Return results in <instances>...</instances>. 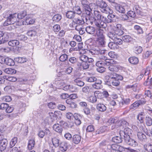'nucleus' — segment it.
Masks as SVG:
<instances>
[{
    "label": "nucleus",
    "mask_w": 152,
    "mask_h": 152,
    "mask_svg": "<svg viewBox=\"0 0 152 152\" xmlns=\"http://www.w3.org/2000/svg\"><path fill=\"white\" fill-rule=\"evenodd\" d=\"M111 13H109L110 15H108L107 18L104 16L105 19L104 22H95V26L99 28H105L107 26V23H109L113 21V18L115 17V15Z\"/></svg>",
    "instance_id": "nucleus-1"
},
{
    "label": "nucleus",
    "mask_w": 152,
    "mask_h": 152,
    "mask_svg": "<svg viewBox=\"0 0 152 152\" xmlns=\"http://www.w3.org/2000/svg\"><path fill=\"white\" fill-rule=\"evenodd\" d=\"M96 3L97 6L100 8L102 12L107 14L113 12V11L107 7V4L102 0H97Z\"/></svg>",
    "instance_id": "nucleus-2"
},
{
    "label": "nucleus",
    "mask_w": 152,
    "mask_h": 152,
    "mask_svg": "<svg viewBox=\"0 0 152 152\" xmlns=\"http://www.w3.org/2000/svg\"><path fill=\"white\" fill-rule=\"evenodd\" d=\"M84 19L82 18H76L73 20L72 22L69 24L71 28H76L77 26L80 27L85 23Z\"/></svg>",
    "instance_id": "nucleus-3"
},
{
    "label": "nucleus",
    "mask_w": 152,
    "mask_h": 152,
    "mask_svg": "<svg viewBox=\"0 0 152 152\" xmlns=\"http://www.w3.org/2000/svg\"><path fill=\"white\" fill-rule=\"evenodd\" d=\"M17 13H13L10 15L6 20L4 23V26H7L11 24H13L16 22L17 19Z\"/></svg>",
    "instance_id": "nucleus-4"
},
{
    "label": "nucleus",
    "mask_w": 152,
    "mask_h": 152,
    "mask_svg": "<svg viewBox=\"0 0 152 152\" xmlns=\"http://www.w3.org/2000/svg\"><path fill=\"white\" fill-rule=\"evenodd\" d=\"M94 17L93 18V20H91V18L89 17L88 18V20L90 21L91 23L92 24L93 21H94V23L95 22H97L96 20H101V22H104V21L105 18H104V16L102 15L101 13L97 11H94Z\"/></svg>",
    "instance_id": "nucleus-5"
},
{
    "label": "nucleus",
    "mask_w": 152,
    "mask_h": 152,
    "mask_svg": "<svg viewBox=\"0 0 152 152\" xmlns=\"http://www.w3.org/2000/svg\"><path fill=\"white\" fill-rule=\"evenodd\" d=\"M10 34L0 31V45L7 42L10 38Z\"/></svg>",
    "instance_id": "nucleus-6"
},
{
    "label": "nucleus",
    "mask_w": 152,
    "mask_h": 152,
    "mask_svg": "<svg viewBox=\"0 0 152 152\" xmlns=\"http://www.w3.org/2000/svg\"><path fill=\"white\" fill-rule=\"evenodd\" d=\"M151 68L150 67H147L146 68L143 70V74H141L138 75L137 78V81H140L141 80L143 77L144 76V77L145 79L148 80L149 77V75L151 69Z\"/></svg>",
    "instance_id": "nucleus-7"
},
{
    "label": "nucleus",
    "mask_w": 152,
    "mask_h": 152,
    "mask_svg": "<svg viewBox=\"0 0 152 152\" xmlns=\"http://www.w3.org/2000/svg\"><path fill=\"white\" fill-rule=\"evenodd\" d=\"M105 50H101L99 49H95L94 50V53L96 55V58L98 60L103 59L105 60L106 58V57L104 56L103 54H104Z\"/></svg>",
    "instance_id": "nucleus-8"
},
{
    "label": "nucleus",
    "mask_w": 152,
    "mask_h": 152,
    "mask_svg": "<svg viewBox=\"0 0 152 152\" xmlns=\"http://www.w3.org/2000/svg\"><path fill=\"white\" fill-rule=\"evenodd\" d=\"M126 5L125 4L120 5L117 3H114L113 6L114 7L116 10L121 13H124L125 12V7Z\"/></svg>",
    "instance_id": "nucleus-9"
},
{
    "label": "nucleus",
    "mask_w": 152,
    "mask_h": 152,
    "mask_svg": "<svg viewBox=\"0 0 152 152\" xmlns=\"http://www.w3.org/2000/svg\"><path fill=\"white\" fill-rule=\"evenodd\" d=\"M132 130L129 128H125L124 130L121 131L120 132V134L121 136H123L124 139L126 138L127 137H130L132 134Z\"/></svg>",
    "instance_id": "nucleus-10"
},
{
    "label": "nucleus",
    "mask_w": 152,
    "mask_h": 152,
    "mask_svg": "<svg viewBox=\"0 0 152 152\" xmlns=\"http://www.w3.org/2000/svg\"><path fill=\"white\" fill-rule=\"evenodd\" d=\"M96 65L98 67L104 66L105 65L108 66L110 64V62L107 61L108 60L107 59V57L105 60L103 59L98 60L97 58H96Z\"/></svg>",
    "instance_id": "nucleus-11"
},
{
    "label": "nucleus",
    "mask_w": 152,
    "mask_h": 152,
    "mask_svg": "<svg viewBox=\"0 0 152 152\" xmlns=\"http://www.w3.org/2000/svg\"><path fill=\"white\" fill-rule=\"evenodd\" d=\"M146 102V101L144 98H141L140 100L136 101L132 104L130 107V109H133L138 107L139 105L144 104Z\"/></svg>",
    "instance_id": "nucleus-12"
},
{
    "label": "nucleus",
    "mask_w": 152,
    "mask_h": 152,
    "mask_svg": "<svg viewBox=\"0 0 152 152\" xmlns=\"http://www.w3.org/2000/svg\"><path fill=\"white\" fill-rule=\"evenodd\" d=\"M124 140L127 144L132 146L136 147L138 145L137 142L131 138L130 137H127Z\"/></svg>",
    "instance_id": "nucleus-13"
},
{
    "label": "nucleus",
    "mask_w": 152,
    "mask_h": 152,
    "mask_svg": "<svg viewBox=\"0 0 152 152\" xmlns=\"http://www.w3.org/2000/svg\"><path fill=\"white\" fill-rule=\"evenodd\" d=\"M51 133L49 130L48 129H46L44 131L42 130H39L37 134L39 137L43 138L45 135L50 136Z\"/></svg>",
    "instance_id": "nucleus-14"
},
{
    "label": "nucleus",
    "mask_w": 152,
    "mask_h": 152,
    "mask_svg": "<svg viewBox=\"0 0 152 152\" xmlns=\"http://www.w3.org/2000/svg\"><path fill=\"white\" fill-rule=\"evenodd\" d=\"M107 148L110 150L111 152H113V151H115L118 149L122 150L123 147L117 144H114L108 145Z\"/></svg>",
    "instance_id": "nucleus-15"
},
{
    "label": "nucleus",
    "mask_w": 152,
    "mask_h": 152,
    "mask_svg": "<svg viewBox=\"0 0 152 152\" xmlns=\"http://www.w3.org/2000/svg\"><path fill=\"white\" fill-rule=\"evenodd\" d=\"M115 28V34L118 36H121L124 34V32L121 24H117Z\"/></svg>",
    "instance_id": "nucleus-16"
},
{
    "label": "nucleus",
    "mask_w": 152,
    "mask_h": 152,
    "mask_svg": "<svg viewBox=\"0 0 152 152\" xmlns=\"http://www.w3.org/2000/svg\"><path fill=\"white\" fill-rule=\"evenodd\" d=\"M118 75L114 72H109L105 76L106 79H107V83H108L110 80H113L118 77Z\"/></svg>",
    "instance_id": "nucleus-17"
},
{
    "label": "nucleus",
    "mask_w": 152,
    "mask_h": 152,
    "mask_svg": "<svg viewBox=\"0 0 152 152\" xmlns=\"http://www.w3.org/2000/svg\"><path fill=\"white\" fill-rule=\"evenodd\" d=\"M0 58L1 59V62L4 61L5 63L8 66H12L15 64L14 61L10 58H5L2 56H0Z\"/></svg>",
    "instance_id": "nucleus-18"
},
{
    "label": "nucleus",
    "mask_w": 152,
    "mask_h": 152,
    "mask_svg": "<svg viewBox=\"0 0 152 152\" xmlns=\"http://www.w3.org/2000/svg\"><path fill=\"white\" fill-rule=\"evenodd\" d=\"M97 6L96 3H91L89 4V7H88L86 12L87 15H90L92 11H94V10L95 9Z\"/></svg>",
    "instance_id": "nucleus-19"
},
{
    "label": "nucleus",
    "mask_w": 152,
    "mask_h": 152,
    "mask_svg": "<svg viewBox=\"0 0 152 152\" xmlns=\"http://www.w3.org/2000/svg\"><path fill=\"white\" fill-rule=\"evenodd\" d=\"M33 14H30L27 15L25 19L26 23L25 25L32 24L35 22V20L32 18L33 17Z\"/></svg>",
    "instance_id": "nucleus-20"
},
{
    "label": "nucleus",
    "mask_w": 152,
    "mask_h": 152,
    "mask_svg": "<svg viewBox=\"0 0 152 152\" xmlns=\"http://www.w3.org/2000/svg\"><path fill=\"white\" fill-rule=\"evenodd\" d=\"M7 145V139H4L0 142V150L2 151L6 148Z\"/></svg>",
    "instance_id": "nucleus-21"
},
{
    "label": "nucleus",
    "mask_w": 152,
    "mask_h": 152,
    "mask_svg": "<svg viewBox=\"0 0 152 152\" xmlns=\"http://www.w3.org/2000/svg\"><path fill=\"white\" fill-rule=\"evenodd\" d=\"M81 137L79 134H75L72 137V141L73 143L75 144L79 143L81 140Z\"/></svg>",
    "instance_id": "nucleus-22"
},
{
    "label": "nucleus",
    "mask_w": 152,
    "mask_h": 152,
    "mask_svg": "<svg viewBox=\"0 0 152 152\" xmlns=\"http://www.w3.org/2000/svg\"><path fill=\"white\" fill-rule=\"evenodd\" d=\"M85 30L88 34L93 35L95 33L96 29L93 26H88L85 28Z\"/></svg>",
    "instance_id": "nucleus-23"
},
{
    "label": "nucleus",
    "mask_w": 152,
    "mask_h": 152,
    "mask_svg": "<svg viewBox=\"0 0 152 152\" xmlns=\"http://www.w3.org/2000/svg\"><path fill=\"white\" fill-rule=\"evenodd\" d=\"M59 146V149L63 152L66 151L68 148L67 144L64 142H61Z\"/></svg>",
    "instance_id": "nucleus-24"
},
{
    "label": "nucleus",
    "mask_w": 152,
    "mask_h": 152,
    "mask_svg": "<svg viewBox=\"0 0 152 152\" xmlns=\"http://www.w3.org/2000/svg\"><path fill=\"white\" fill-rule=\"evenodd\" d=\"M96 42L99 45L102 47H104L105 45L104 37V38H98Z\"/></svg>",
    "instance_id": "nucleus-25"
},
{
    "label": "nucleus",
    "mask_w": 152,
    "mask_h": 152,
    "mask_svg": "<svg viewBox=\"0 0 152 152\" xmlns=\"http://www.w3.org/2000/svg\"><path fill=\"white\" fill-rule=\"evenodd\" d=\"M99 28L96 30V35L97 36L98 38H104V31L101 28Z\"/></svg>",
    "instance_id": "nucleus-26"
},
{
    "label": "nucleus",
    "mask_w": 152,
    "mask_h": 152,
    "mask_svg": "<svg viewBox=\"0 0 152 152\" xmlns=\"http://www.w3.org/2000/svg\"><path fill=\"white\" fill-rule=\"evenodd\" d=\"M128 60L130 63L134 65L137 64L139 62L138 58L135 56L130 57L129 58Z\"/></svg>",
    "instance_id": "nucleus-27"
},
{
    "label": "nucleus",
    "mask_w": 152,
    "mask_h": 152,
    "mask_svg": "<svg viewBox=\"0 0 152 152\" xmlns=\"http://www.w3.org/2000/svg\"><path fill=\"white\" fill-rule=\"evenodd\" d=\"M81 4L85 10V12H86L89 5V2L87 0H81Z\"/></svg>",
    "instance_id": "nucleus-28"
},
{
    "label": "nucleus",
    "mask_w": 152,
    "mask_h": 152,
    "mask_svg": "<svg viewBox=\"0 0 152 152\" xmlns=\"http://www.w3.org/2000/svg\"><path fill=\"white\" fill-rule=\"evenodd\" d=\"M53 129L56 132L59 133H61L63 131L62 127L59 126V124H54L53 126Z\"/></svg>",
    "instance_id": "nucleus-29"
},
{
    "label": "nucleus",
    "mask_w": 152,
    "mask_h": 152,
    "mask_svg": "<svg viewBox=\"0 0 152 152\" xmlns=\"http://www.w3.org/2000/svg\"><path fill=\"white\" fill-rule=\"evenodd\" d=\"M122 136H116L113 137L112 139V140L113 142L115 143H119L122 142L123 141V138L121 137Z\"/></svg>",
    "instance_id": "nucleus-30"
},
{
    "label": "nucleus",
    "mask_w": 152,
    "mask_h": 152,
    "mask_svg": "<svg viewBox=\"0 0 152 152\" xmlns=\"http://www.w3.org/2000/svg\"><path fill=\"white\" fill-rule=\"evenodd\" d=\"M97 109L99 111L101 112H104L107 109L106 106L103 104H98L96 106Z\"/></svg>",
    "instance_id": "nucleus-31"
},
{
    "label": "nucleus",
    "mask_w": 152,
    "mask_h": 152,
    "mask_svg": "<svg viewBox=\"0 0 152 152\" xmlns=\"http://www.w3.org/2000/svg\"><path fill=\"white\" fill-rule=\"evenodd\" d=\"M119 80L116 78L113 80H110L107 84L110 86L113 85L115 86H117L119 85Z\"/></svg>",
    "instance_id": "nucleus-32"
},
{
    "label": "nucleus",
    "mask_w": 152,
    "mask_h": 152,
    "mask_svg": "<svg viewBox=\"0 0 152 152\" xmlns=\"http://www.w3.org/2000/svg\"><path fill=\"white\" fill-rule=\"evenodd\" d=\"M52 142L55 148L58 147L59 145L60 140L56 137H54L52 139Z\"/></svg>",
    "instance_id": "nucleus-33"
},
{
    "label": "nucleus",
    "mask_w": 152,
    "mask_h": 152,
    "mask_svg": "<svg viewBox=\"0 0 152 152\" xmlns=\"http://www.w3.org/2000/svg\"><path fill=\"white\" fill-rule=\"evenodd\" d=\"M137 136L138 139L140 141H145L146 138L145 135L141 132H137Z\"/></svg>",
    "instance_id": "nucleus-34"
},
{
    "label": "nucleus",
    "mask_w": 152,
    "mask_h": 152,
    "mask_svg": "<svg viewBox=\"0 0 152 152\" xmlns=\"http://www.w3.org/2000/svg\"><path fill=\"white\" fill-rule=\"evenodd\" d=\"M19 44V42L17 40H10L8 42V44L9 46L13 47L18 45Z\"/></svg>",
    "instance_id": "nucleus-35"
},
{
    "label": "nucleus",
    "mask_w": 152,
    "mask_h": 152,
    "mask_svg": "<svg viewBox=\"0 0 152 152\" xmlns=\"http://www.w3.org/2000/svg\"><path fill=\"white\" fill-rule=\"evenodd\" d=\"M134 52L137 54H138L141 53L142 48L140 46H136L134 48Z\"/></svg>",
    "instance_id": "nucleus-36"
},
{
    "label": "nucleus",
    "mask_w": 152,
    "mask_h": 152,
    "mask_svg": "<svg viewBox=\"0 0 152 152\" xmlns=\"http://www.w3.org/2000/svg\"><path fill=\"white\" fill-rule=\"evenodd\" d=\"M34 140L33 139L30 140L28 143V149L30 150L32 149L34 147Z\"/></svg>",
    "instance_id": "nucleus-37"
},
{
    "label": "nucleus",
    "mask_w": 152,
    "mask_h": 152,
    "mask_svg": "<svg viewBox=\"0 0 152 152\" xmlns=\"http://www.w3.org/2000/svg\"><path fill=\"white\" fill-rule=\"evenodd\" d=\"M18 142V138L17 137H13L11 140L10 142V147L12 148L14 147Z\"/></svg>",
    "instance_id": "nucleus-38"
},
{
    "label": "nucleus",
    "mask_w": 152,
    "mask_h": 152,
    "mask_svg": "<svg viewBox=\"0 0 152 152\" xmlns=\"http://www.w3.org/2000/svg\"><path fill=\"white\" fill-rule=\"evenodd\" d=\"M15 60L18 63H23L27 61V59L25 58L18 57L15 58Z\"/></svg>",
    "instance_id": "nucleus-39"
},
{
    "label": "nucleus",
    "mask_w": 152,
    "mask_h": 152,
    "mask_svg": "<svg viewBox=\"0 0 152 152\" xmlns=\"http://www.w3.org/2000/svg\"><path fill=\"white\" fill-rule=\"evenodd\" d=\"M75 16V13L74 11H68L66 13V17L69 19L74 18Z\"/></svg>",
    "instance_id": "nucleus-40"
},
{
    "label": "nucleus",
    "mask_w": 152,
    "mask_h": 152,
    "mask_svg": "<svg viewBox=\"0 0 152 152\" xmlns=\"http://www.w3.org/2000/svg\"><path fill=\"white\" fill-rule=\"evenodd\" d=\"M4 72L7 74H13L16 72V70L12 68H6L4 70Z\"/></svg>",
    "instance_id": "nucleus-41"
},
{
    "label": "nucleus",
    "mask_w": 152,
    "mask_h": 152,
    "mask_svg": "<svg viewBox=\"0 0 152 152\" xmlns=\"http://www.w3.org/2000/svg\"><path fill=\"white\" fill-rule=\"evenodd\" d=\"M17 17L19 19H22L26 16V11H22L17 14Z\"/></svg>",
    "instance_id": "nucleus-42"
},
{
    "label": "nucleus",
    "mask_w": 152,
    "mask_h": 152,
    "mask_svg": "<svg viewBox=\"0 0 152 152\" xmlns=\"http://www.w3.org/2000/svg\"><path fill=\"white\" fill-rule=\"evenodd\" d=\"M73 10L75 14H77L78 15H80L82 13L81 10L79 6H77L74 7Z\"/></svg>",
    "instance_id": "nucleus-43"
},
{
    "label": "nucleus",
    "mask_w": 152,
    "mask_h": 152,
    "mask_svg": "<svg viewBox=\"0 0 152 152\" xmlns=\"http://www.w3.org/2000/svg\"><path fill=\"white\" fill-rule=\"evenodd\" d=\"M62 16L61 15L58 14L54 15L52 18V20L55 22L59 21L61 19Z\"/></svg>",
    "instance_id": "nucleus-44"
},
{
    "label": "nucleus",
    "mask_w": 152,
    "mask_h": 152,
    "mask_svg": "<svg viewBox=\"0 0 152 152\" xmlns=\"http://www.w3.org/2000/svg\"><path fill=\"white\" fill-rule=\"evenodd\" d=\"M107 127L104 126L100 127L97 130L96 132V134H100L104 132L106 130Z\"/></svg>",
    "instance_id": "nucleus-45"
},
{
    "label": "nucleus",
    "mask_w": 152,
    "mask_h": 152,
    "mask_svg": "<svg viewBox=\"0 0 152 152\" xmlns=\"http://www.w3.org/2000/svg\"><path fill=\"white\" fill-rule=\"evenodd\" d=\"M75 28L76 30L79 31V34L81 35H82L85 33V28H83L82 26L79 27L77 26Z\"/></svg>",
    "instance_id": "nucleus-46"
},
{
    "label": "nucleus",
    "mask_w": 152,
    "mask_h": 152,
    "mask_svg": "<svg viewBox=\"0 0 152 152\" xmlns=\"http://www.w3.org/2000/svg\"><path fill=\"white\" fill-rule=\"evenodd\" d=\"M145 122L146 125L148 126H151L152 125V119L149 116H146L145 118Z\"/></svg>",
    "instance_id": "nucleus-47"
},
{
    "label": "nucleus",
    "mask_w": 152,
    "mask_h": 152,
    "mask_svg": "<svg viewBox=\"0 0 152 152\" xmlns=\"http://www.w3.org/2000/svg\"><path fill=\"white\" fill-rule=\"evenodd\" d=\"M74 81L77 85L80 86H82L84 85V83L79 78L75 79Z\"/></svg>",
    "instance_id": "nucleus-48"
},
{
    "label": "nucleus",
    "mask_w": 152,
    "mask_h": 152,
    "mask_svg": "<svg viewBox=\"0 0 152 152\" xmlns=\"http://www.w3.org/2000/svg\"><path fill=\"white\" fill-rule=\"evenodd\" d=\"M122 39L125 42H129L132 41V38L129 35H125L123 36Z\"/></svg>",
    "instance_id": "nucleus-49"
},
{
    "label": "nucleus",
    "mask_w": 152,
    "mask_h": 152,
    "mask_svg": "<svg viewBox=\"0 0 152 152\" xmlns=\"http://www.w3.org/2000/svg\"><path fill=\"white\" fill-rule=\"evenodd\" d=\"M144 113L143 112H141L138 114L137 118L141 123H142L143 122V119L144 118Z\"/></svg>",
    "instance_id": "nucleus-50"
},
{
    "label": "nucleus",
    "mask_w": 152,
    "mask_h": 152,
    "mask_svg": "<svg viewBox=\"0 0 152 152\" xmlns=\"http://www.w3.org/2000/svg\"><path fill=\"white\" fill-rule=\"evenodd\" d=\"M88 99L89 102L93 103H96L97 101L96 97L94 96H90L88 98Z\"/></svg>",
    "instance_id": "nucleus-51"
},
{
    "label": "nucleus",
    "mask_w": 152,
    "mask_h": 152,
    "mask_svg": "<svg viewBox=\"0 0 152 152\" xmlns=\"http://www.w3.org/2000/svg\"><path fill=\"white\" fill-rule=\"evenodd\" d=\"M68 56L66 54H63L61 55L59 57V60L62 62L66 61L67 60Z\"/></svg>",
    "instance_id": "nucleus-52"
},
{
    "label": "nucleus",
    "mask_w": 152,
    "mask_h": 152,
    "mask_svg": "<svg viewBox=\"0 0 152 152\" xmlns=\"http://www.w3.org/2000/svg\"><path fill=\"white\" fill-rule=\"evenodd\" d=\"M145 149L149 152H152V145L149 144L145 145L144 146Z\"/></svg>",
    "instance_id": "nucleus-53"
},
{
    "label": "nucleus",
    "mask_w": 152,
    "mask_h": 152,
    "mask_svg": "<svg viewBox=\"0 0 152 152\" xmlns=\"http://www.w3.org/2000/svg\"><path fill=\"white\" fill-rule=\"evenodd\" d=\"M107 36L113 41L117 36L115 33L114 34L112 32H109L107 34Z\"/></svg>",
    "instance_id": "nucleus-54"
},
{
    "label": "nucleus",
    "mask_w": 152,
    "mask_h": 152,
    "mask_svg": "<svg viewBox=\"0 0 152 152\" xmlns=\"http://www.w3.org/2000/svg\"><path fill=\"white\" fill-rule=\"evenodd\" d=\"M12 12L10 10L6 11L3 13V16L4 17L6 18L7 19Z\"/></svg>",
    "instance_id": "nucleus-55"
},
{
    "label": "nucleus",
    "mask_w": 152,
    "mask_h": 152,
    "mask_svg": "<svg viewBox=\"0 0 152 152\" xmlns=\"http://www.w3.org/2000/svg\"><path fill=\"white\" fill-rule=\"evenodd\" d=\"M108 55L111 58L116 59L118 57L117 54L114 52L110 51L108 53Z\"/></svg>",
    "instance_id": "nucleus-56"
},
{
    "label": "nucleus",
    "mask_w": 152,
    "mask_h": 152,
    "mask_svg": "<svg viewBox=\"0 0 152 152\" xmlns=\"http://www.w3.org/2000/svg\"><path fill=\"white\" fill-rule=\"evenodd\" d=\"M130 102V100L129 99H123L121 102V104L122 105H128Z\"/></svg>",
    "instance_id": "nucleus-57"
},
{
    "label": "nucleus",
    "mask_w": 152,
    "mask_h": 152,
    "mask_svg": "<svg viewBox=\"0 0 152 152\" xmlns=\"http://www.w3.org/2000/svg\"><path fill=\"white\" fill-rule=\"evenodd\" d=\"M48 106L49 108L53 109L56 108V105L55 102H52L48 103Z\"/></svg>",
    "instance_id": "nucleus-58"
},
{
    "label": "nucleus",
    "mask_w": 152,
    "mask_h": 152,
    "mask_svg": "<svg viewBox=\"0 0 152 152\" xmlns=\"http://www.w3.org/2000/svg\"><path fill=\"white\" fill-rule=\"evenodd\" d=\"M134 11L136 13L138 14H140V8L139 7V6L136 5H135L133 8Z\"/></svg>",
    "instance_id": "nucleus-59"
},
{
    "label": "nucleus",
    "mask_w": 152,
    "mask_h": 152,
    "mask_svg": "<svg viewBox=\"0 0 152 152\" xmlns=\"http://www.w3.org/2000/svg\"><path fill=\"white\" fill-rule=\"evenodd\" d=\"M113 41L116 44V45L118 44H121L123 42V41L122 39L120 38H118L117 36Z\"/></svg>",
    "instance_id": "nucleus-60"
},
{
    "label": "nucleus",
    "mask_w": 152,
    "mask_h": 152,
    "mask_svg": "<svg viewBox=\"0 0 152 152\" xmlns=\"http://www.w3.org/2000/svg\"><path fill=\"white\" fill-rule=\"evenodd\" d=\"M96 80V78L94 77H87L85 79V80L88 82H92Z\"/></svg>",
    "instance_id": "nucleus-61"
},
{
    "label": "nucleus",
    "mask_w": 152,
    "mask_h": 152,
    "mask_svg": "<svg viewBox=\"0 0 152 152\" xmlns=\"http://www.w3.org/2000/svg\"><path fill=\"white\" fill-rule=\"evenodd\" d=\"M108 47L111 49H115L116 46V44L114 42H110L108 44Z\"/></svg>",
    "instance_id": "nucleus-62"
},
{
    "label": "nucleus",
    "mask_w": 152,
    "mask_h": 152,
    "mask_svg": "<svg viewBox=\"0 0 152 152\" xmlns=\"http://www.w3.org/2000/svg\"><path fill=\"white\" fill-rule=\"evenodd\" d=\"M79 58L82 62H87L88 59V57L85 55H82Z\"/></svg>",
    "instance_id": "nucleus-63"
},
{
    "label": "nucleus",
    "mask_w": 152,
    "mask_h": 152,
    "mask_svg": "<svg viewBox=\"0 0 152 152\" xmlns=\"http://www.w3.org/2000/svg\"><path fill=\"white\" fill-rule=\"evenodd\" d=\"M89 65L87 62H82V67L81 70L86 69L89 68Z\"/></svg>",
    "instance_id": "nucleus-64"
}]
</instances>
